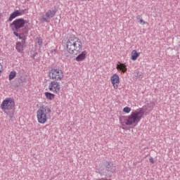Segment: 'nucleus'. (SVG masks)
Returning a JSON list of instances; mask_svg holds the SVG:
<instances>
[{"label":"nucleus","instance_id":"nucleus-1","mask_svg":"<svg viewBox=\"0 0 180 180\" xmlns=\"http://www.w3.org/2000/svg\"><path fill=\"white\" fill-rule=\"evenodd\" d=\"M66 50L72 56H77L76 61H84L86 58L88 52L82 51V41L77 37H70L66 41ZM79 54V55H78Z\"/></svg>","mask_w":180,"mask_h":180},{"label":"nucleus","instance_id":"nucleus-2","mask_svg":"<svg viewBox=\"0 0 180 180\" xmlns=\"http://www.w3.org/2000/svg\"><path fill=\"white\" fill-rule=\"evenodd\" d=\"M144 117V109L139 108L133 110L129 115H122L120 117V124L123 130H126L127 126L136 127Z\"/></svg>","mask_w":180,"mask_h":180},{"label":"nucleus","instance_id":"nucleus-3","mask_svg":"<svg viewBox=\"0 0 180 180\" xmlns=\"http://www.w3.org/2000/svg\"><path fill=\"white\" fill-rule=\"evenodd\" d=\"M37 119L40 124L47 123L49 119H51V108L48 105H42L37 111Z\"/></svg>","mask_w":180,"mask_h":180},{"label":"nucleus","instance_id":"nucleus-4","mask_svg":"<svg viewBox=\"0 0 180 180\" xmlns=\"http://www.w3.org/2000/svg\"><path fill=\"white\" fill-rule=\"evenodd\" d=\"M15 36L18 37L21 41H17L15 45V49L18 53H23V50H25V47H26V36L27 32H14Z\"/></svg>","mask_w":180,"mask_h":180},{"label":"nucleus","instance_id":"nucleus-5","mask_svg":"<svg viewBox=\"0 0 180 180\" xmlns=\"http://www.w3.org/2000/svg\"><path fill=\"white\" fill-rule=\"evenodd\" d=\"M16 104L15 103V99L11 97H7L1 102L0 108L4 113H8L10 110L15 109Z\"/></svg>","mask_w":180,"mask_h":180},{"label":"nucleus","instance_id":"nucleus-6","mask_svg":"<svg viewBox=\"0 0 180 180\" xmlns=\"http://www.w3.org/2000/svg\"><path fill=\"white\" fill-rule=\"evenodd\" d=\"M49 77L53 81H62L64 78V72L61 69L53 68L49 71Z\"/></svg>","mask_w":180,"mask_h":180},{"label":"nucleus","instance_id":"nucleus-7","mask_svg":"<svg viewBox=\"0 0 180 180\" xmlns=\"http://www.w3.org/2000/svg\"><path fill=\"white\" fill-rule=\"evenodd\" d=\"M26 25V21L23 20V18H19L14 20L10 25V27L13 32V34L15 35V32L18 33L19 29H22V27H25Z\"/></svg>","mask_w":180,"mask_h":180},{"label":"nucleus","instance_id":"nucleus-8","mask_svg":"<svg viewBox=\"0 0 180 180\" xmlns=\"http://www.w3.org/2000/svg\"><path fill=\"white\" fill-rule=\"evenodd\" d=\"M49 89L51 92L58 94L61 92V84L56 80L51 81L49 84Z\"/></svg>","mask_w":180,"mask_h":180},{"label":"nucleus","instance_id":"nucleus-9","mask_svg":"<svg viewBox=\"0 0 180 180\" xmlns=\"http://www.w3.org/2000/svg\"><path fill=\"white\" fill-rule=\"evenodd\" d=\"M110 82L114 89H119V85H120V77L119 75L115 73L110 77Z\"/></svg>","mask_w":180,"mask_h":180},{"label":"nucleus","instance_id":"nucleus-10","mask_svg":"<svg viewBox=\"0 0 180 180\" xmlns=\"http://www.w3.org/2000/svg\"><path fill=\"white\" fill-rule=\"evenodd\" d=\"M24 12L23 11L20 10H15L14 12H13L8 18V22H12L13 19L15 18H18V16H22L23 15Z\"/></svg>","mask_w":180,"mask_h":180},{"label":"nucleus","instance_id":"nucleus-11","mask_svg":"<svg viewBox=\"0 0 180 180\" xmlns=\"http://www.w3.org/2000/svg\"><path fill=\"white\" fill-rule=\"evenodd\" d=\"M116 69L117 70V71H122L123 74H124V72L127 71V68L126 66V64L122 63L120 62H118V63L117 64Z\"/></svg>","mask_w":180,"mask_h":180},{"label":"nucleus","instance_id":"nucleus-12","mask_svg":"<svg viewBox=\"0 0 180 180\" xmlns=\"http://www.w3.org/2000/svg\"><path fill=\"white\" fill-rule=\"evenodd\" d=\"M140 57V52H138L137 50L134 49L131 52V60L132 61H136Z\"/></svg>","mask_w":180,"mask_h":180},{"label":"nucleus","instance_id":"nucleus-13","mask_svg":"<svg viewBox=\"0 0 180 180\" xmlns=\"http://www.w3.org/2000/svg\"><path fill=\"white\" fill-rule=\"evenodd\" d=\"M56 13H57V11L49 10L46 13L45 16L48 19H50V18H54V16H56Z\"/></svg>","mask_w":180,"mask_h":180},{"label":"nucleus","instance_id":"nucleus-14","mask_svg":"<svg viewBox=\"0 0 180 180\" xmlns=\"http://www.w3.org/2000/svg\"><path fill=\"white\" fill-rule=\"evenodd\" d=\"M45 98L48 101H53V99L56 98V94L50 92H45Z\"/></svg>","mask_w":180,"mask_h":180},{"label":"nucleus","instance_id":"nucleus-15","mask_svg":"<svg viewBox=\"0 0 180 180\" xmlns=\"http://www.w3.org/2000/svg\"><path fill=\"white\" fill-rule=\"evenodd\" d=\"M123 113H125L126 115H129L130 112H131V108L126 106L122 109Z\"/></svg>","mask_w":180,"mask_h":180},{"label":"nucleus","instance_id":"nucleus-16","mask_svg":"<svg viewBox=\"0 0 180 180\" xmlns=\"http://www.w3.org/2000/svg\"><path fill=\"white\" fill-rule=\"evenodd\" d=\"M105 167H106L107 171H112L113 169V163L106 162Z\"/></svg>","mask_w":180,"mask_h":180},{"label":"nucleus","instance_id":"nucleus-17","mask_svg":"<svg viewBox=\"0 0 180 180\" xmlns=\"http://www.w3.org/2000/svg\"><path fill=\"white\" fill-rule=\"evenodd\" d=\"M15 77H16V72H11L9 75V80L11 81V79H13V78H15Z\"/></svg>","mask_w":180,"mask_h":180},{"label":"nucleus","instance_id":"nucleus-18","mask_svg":"<svg viewBox=\"0 0 180 180\" xmlns=\"http://www.w3.org/2000/svg\"><path fill=\"white\" fill-rule=\"evenodd\" d=\"M37 44H39V46H43V39H41V37H37Z\"/></svg>","mask_w":180,"mask_h":180},{"label":"nucleus","instance_id":"nucleus-19","mask_svg":"<svg viewBox=\"0 0 180 180\" xmlns=\"http://www.w3.org/2000/svg\"><path fill=\"white\" fill-rule=\"evenodd\" d=\"M4 71V65H2V63H0V75L2 74V72Z\"/></svg>","mask_w":180,"mask_h":180},{"label":"nucleus","instance_id":"nucleus-20","mask_svg":"<svg viewBox=\"0 0 180 180\" xmlns=\"http://www.w3.org/2000/svg\"><path fill=\"white\" fill-rule=\"evenodd\" d=\"M139 23L141 25H146V21H144V20H143V18H140Z\"/></svg>","mask_w":180,"mask_h":180},{"label":"nucleus","instance_id":"nucleus-21","mask_svg":"<svg viewBox=\"0 0 180 180\" xmlns=\"http://www.w3.org/2000/svg\"><path fill=\"white\" fill-rule=\"evenodd\" d=\"M149 161H150V162H151V164H154L155 162L154 161V158H150V159H149Z\"/></svg>","mask_w":180,"mask_h":180},{"label":"nucleus","instance_id":"nucleus-22","mask_svg":"<svg viewBox=\"0 0 180 180\" xmlns=\"http://www.w3.org/2000/svg\"><path fill=\"white\" fill-rule=\"evenodd\" d=\"M44 19V20H46V18H43Z\"/></svg>","mask_w":180,"mask_h":180}]
</instances>
